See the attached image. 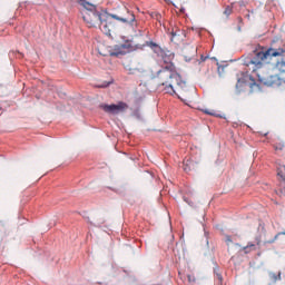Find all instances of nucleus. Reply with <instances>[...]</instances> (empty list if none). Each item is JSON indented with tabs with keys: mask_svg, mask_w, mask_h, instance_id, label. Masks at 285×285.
Returning a JSON list of instances; mask_svg holds the SVG:
<instances>
[{
	"mask_svg": "<svg viewBox=\"0 0 285 285\" xmlns=\"http://www.w3.org/2000/svg\"><path fill=\"white\" fill-rule=\"evenodd\" d=\"M284 55V50L277 51L275 49H267L257 51L254 53V57H247L244 60V66H246V73H242V77L237 79L236 88L239 92L242 90H246V88L253 89V86H256L255 79L256 77L263 86H268L272 88H278L282 86V78L277 75H262V69L264 68V63L268 61V59H273V57H282Z\"/></svg>",
	"mask_w": 285,
	"mask_h": 285,
	"instance_id": "nucleus-1",
	"label": "nucleus"
},
{
	"mask_svg": "<svg viewBox=\"0 0 285 285\" xmlns=\"http://www.w3.org/2000/svg\"><path fill=\"white\" fill-rule=\"evenodd\" d=\"M157 78L159 79V86L167 95H177L178 99L181 101L190 100V90H188V85L186 81L181 80V76L177 72V67L175 63L169 62L157 72Z\"/></svg>",
	"mask_w": 285,
	"mask_h": 285,
	"instance_id": "nucleus-2",
	"label": "nucleus"
},
{
	"mask_svg": "<svg viewBox=\"0 0 285 285\" xmlns=\"http://www.w3.org/2000/svg\"><path fill=\"white\" fill-rule=\"evenodd\" d=\"M121 14L106 13V20L100 21L98 26L104 35L110 37L115 30V23L112 20H110V18L116 19V21H121V23H135V13L130 12V10H128L126 7L121 9Z\"/></svg>",
	"mask_w": 285,
	"mask_h": 285,
	"instance_id": "nucleus-3",
	"label": "nucleus"
},
{
	"mask_svg": "<svg viewBox=\"0 0 285 285\" xmlns=\"http://www.w3.org/2000/svg\"><path fill=\"white\" fill-rule=\"evenodd\" d=\"M80 6L83 7L82 19L88 28H98L101 21H106V12L97 9V6L81 0Z\"/></svg>",
	"mask_w": 285,
	"mask_h": 285,
	"instance_id": "nucleus-4",
	"label": "nucleus"
},
{
	"mask_svg": "<svg viewBox=\"0 0 285 285\" xmlns=\"http://www.w3.org/2000/svg\"><path fill=\"white\" fill-rule=\"evenodd\" d=\"M100 108L108 115H119V112L128 110V104L119 101L117 105H100Z\"/></svg>",
	"mask_w": 285,
	"mask_h": 285,
	"instance_id": "nucleus-5",
	"label": "nucleus"
},
{
	"mask_svg": "<svg viewBox=\"0 0 285 285\" xmlns=\"http://www.w3.org/2000/svg\"><path fill=\"white\" fill-rule=\"evenodd\" d=\"M197 56V48L190 45H187L183 48V57L185 61H193V58Z\"/></svg>",
	"mask_w": 285,
	"mask_h": 285,
	"instance_id": "nucleus-6",
	"label": "nucleus"
},
{
	"mask_svg": "<svg viewBox=\"0 0 285 285\" xmlns=\"http://www.w3.org/2000/svg\"><path fill=\"white\" fill-rule=\"evenodd\" d=\"M203 112H205V115H210L212 117H220L222 118V115H218L217 111H215V110L204 109Z\"/></svg>",
	"mask_w": 285,
	"mask_h": 285,
	"instance_id": "nucleus-7",
	"label": "nucleus"
},
{
	"mask_svg": "<svg viewBox=\"0 0 285 285\" xmlns=\"http://www.w3.org/2000/svg\"><path fill=\"white\" fill-rule=\"evenodd\" d=\"M275 150H283L285 148V144L282 140H278L275 145H274Z\"/></svg>",
	"mask_w": 285,
	"mask_h": 285,
	"instance_id": "nucleus-8",
	"label": "nucleus"
},
{
	"mask_svg": "<svg viewBox=\"0 0 285 285\" xmlns=\"http://www.w3.org/2000/svg\"><path fill=\"white\" fill-rule=\"evenodd\" d=\"M245 253H250V250H255V244H248L244 247Z\"/></svg>",
	"mask_w": 285,
	"mask_h": 285,
	"instance_id": "nucleus-9",
	"label": "nucleus"
},
{
	"mask_svg": "<svg viewBox=\"0 0 285 285\" xmlns=\"http://www.w3.org/2000/svg\"><path fill=\"white\" fill-rule=\"evenodd\" d=\"M224 14L226 17H230V14H233V8L226 7L225 10H224Z\"/></svg>",
	"mask_w": 285,
	"mask_h": 285,
	"instance_id": "nucleus-10",
	"label": "nucleus"
},
{
	"mask_svg": "<svg viewBox=\"0 0 285 285\" xmlns=\"http://www.w3.org/2000/svg\"><path fill=\"white\" fill-rule=\"evenodd\" d=\"M187 279H188L189 284H195V282H196L195 275H193V274H188Z\"/></svg>",
	"mask_w": 285,
	"mask_h": 285,
	"instance_id": "nucleus-11",
	"label": "nucleus"
},
{
	"mask_svg": "<svg viewBox=\"0 0 285 285\" xmlns=\"http://www.w3.org/2000/svg\"><path fill=\"white\" fill-rule=\"evenodd\" d=\"M274 282H279L282 279V272H278V274H273Z\"/></svg>",
	"mask_w": 285,
	"mask_h": 285,
	"instance_id": "nucleus-12",
	"label": "nucleus"
},
{
	"mask_svg": "<svg viewBox=\"0 0 285 285\" xmlns=\"http://www.w3.org/2000/svg\"><path fill=\"white\" fill-rule=\"evenodd\" d=\"M281 235H285V232H279L278 234H276L275 237H274V239L271 240V242H268V244H273V242H276V239H278V237H279Z\"/></svg>",
	"mask_w": 285,
	"mask_h": 285,
	"instance_id": "nucleus-13",
	"label": "nucleus"
},
{
	"mask_svg": "<svg viewBox=\"0 0 285 285\" xmlns=\"http://www.w3.org/2000/svg\"><path fill=\"white\" fill-rule=\"evenodd\" d=\"M119 55H124V52H121V51H116V52H111V53H110L111 57H119Z\"/></svg>",
	"mask_w": 285,
	"mask_h": 285,
	"instance_id": "nucleus-14",
	"label": "nucleus"
},
{
	"mask_svg": "<svg viewBox=\"0 0 285 285\" xmlns=\"http://www.w3.org/2000/svg\"><path fill=\"white\" fill-rule=\"evenodd\" d=\"M148 46H149V48H157V43H155V42H149Z\"/></svg>",
	"mask_w": 285,
	"mask_h": 285,
	"instance_id": "nucleus-15",
	"label": "nucleus"
},
{
	"mask_svg": "<svg viewBox=\"0 0 285 285\" xmlns=\"http://www.w3.org/2000/svg\"><path fill=\"white\" fill-rule=\"evenodd\" d=\"M233 242V239H230V236H227V238H226V244L228 245V244H230Z\"/></svg>",
	"mask_w": 285,
	"mask_h": 285,
	"instance_id": "nucleus-16",
	"label": "nucleus"
},
{
	"mask_svg": "<svg viewBox=\"0 0 285 285\" xmlns=\"http://www.w3.org/2000/svg\"><path fill=\"white\" fill-rule=\"evenodd\" d=\"M98 88H108V83L99 85Z\"/></svg>",
	"mask_w": 285,
	"mask_h": 285,
	"instance_id": "nucleus-17",
	"label": "nucleus"
},
{
	"mask_svg": "<svg viewBox=\"0 0 285 285\" xmlns=\"http://www.w3.org/2000/svg\"><path fill=\"white\" fill-rule=\"evenodd\" d=\"M200 59H202V61H206V58H205L204 56H202V58H200Z\"/></svg>",
	"mask_w": 285,
	"mask_h": 285,
	"instance_id": "nucleus-18",
	"label": "nucleus"
}]
</instances>
